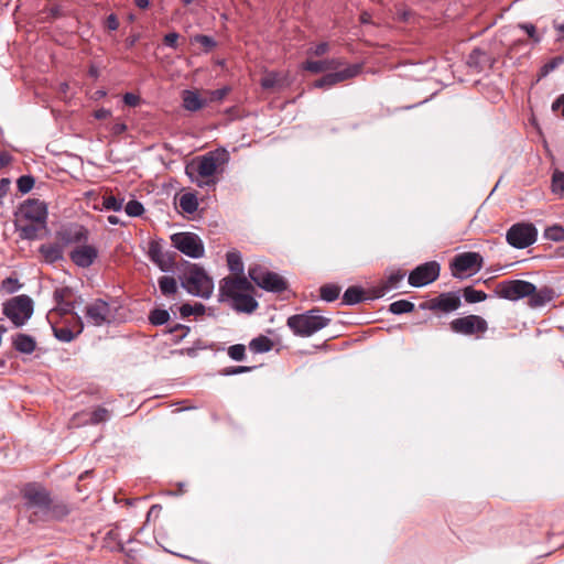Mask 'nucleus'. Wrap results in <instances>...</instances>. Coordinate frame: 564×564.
<instances>
[{
  "label": "nucleus",
  "instance_id": "1",
  "mask_svg": "<svg viewBox=\"0 0 564 564\" xmlns=\"http://www.w3.org/2000/svg\"><path fill=\"white\" fill-rule=\"evenodd\" d=\"M47 206L40 199H26L15 213V230L23 240H35L47 226Z\"/></svg>",
  "mask_w": 564,
  "mask_h": 564
},
{
  "label": "nucleus",
  "instance_id": "2",
  "mask_svg": "<svg viewBox=\"0 0 564 564\" xmlns=\"http://www.w3.org/2000/svg\"><path fill=\"white\" fill-rule=\"evenodd\" d=\"M330 323L328 317L318 314V310H310L288 318L286 325L295 336L310 337Z\"/></svg>",
  "mask_w": 564,
  "mask_h": 564
},
{
  "label": "nucleus",
  "instance_id": "3",
  "mask_svg": "<svg viewBox=\"0 0 564 564\" xmlns=\"http://www.w3.org/2000/svg\"><path fill=\"white\" fill-rule=\"evenodd\" d=\"M181 284L189 294L203 299H209L214 290L212 278L195 263L188 265L187 271L181 278Z\"/></svg>",
  "mask_w": 564,
  "mask_h": 564
},
{
  "label": "nucleus",
  "instance_id": "4",
  "mask_svg": "<svg viewBox=\"0 0 564 564\" xmlns=\"http://www.w3.org/2000/svg\"><path fill=\"white\" fill-rule=\"evenodd\" d=\"M33 301L25 294L13 296L2 305L3 315L9 318L15 327L25 325L33 315Z\"/></svg>",
  "mask_w": 564,
  "mask_h": 564
},
{
  "label": "nucleus",
  "instance_id": "5",
  "mask_svg": "<svg viewBox=\"0 0 564 564\" xmlns=\"http://www.w3.org/2000/svg\"><path fill=\"white\" fill-rule=\"evenodd\" d=\"M248 275L259 288L272 293H282L286 290L285 280L275 272H271L261 265H251Z\"/></svg>",
  "mask_w": 564,
  "mask_h": 564
},
{
  "label": "nucleus",
  "instance_id": "6",
  "mask_svg": "<svg viewBox=\"0 0 564 564\" xmlns=\"http://www.w3.org/2000/svg\"><path fill=\"white\" fill-rule=\"evenodd\" d=\"M171 241L174 248L192 259H199L204 257V243L202 239L194 232L173 234L171 236Z\"/></svg>",
  "mask_w": 564,
  "mask_h": 564
},
{
  "label": "nucleus",
  "instance_id": "7",
  "mask_svg": "<svg viewBox=\"0 0 564 564\" xmlns=\"http://www.w3.org/2000/svg\"><path fill=\"white\" fill-rule=\"evenodd\" d=\"M538 238V230L533 224L518 223L512 225L507 234V242L517 249H524L533 245Z\"/></svg>",
  "mask_w": 564,
  "mask_h": 564
},
{
  "label": "nucleus",
  "instance_id": "8",
  "mask_svg": "<svg viewBox=\"0 0 564 564\" xmlns=\"http://www.w3.org/2000/svg\"><path fill=\"white\" fill-rule=\"evenodd\" d=\"M534 291L535 285L524 280L501 281L496 288L497 296L512 302L527 297Z\"/></svg>",
  "mask_w": 564,
  "mask_h": 564
},
{
  "label": "nucleus",
  "instance_id": "9",
  "mask_svg": "<svg viewBox=\"0 0 564 564\" xmlns=\"http://www.w3.org/2000/svg\"><path fill=\"white\" fill-rule=\"evenodd\" d=\"M252 283L246 276H226L219 282V302H227L239 294L253 292Z\"/></svg>",
  "mask_w": 564,
  "mask_h": 564
},
{
  "label": "nucleus",
  "instance_id": "10",
  "mask_svg": "<svg viewBox=\"0 0 564 564\" xmlns=\"http://www.w3.org/2000/svg\"><path fill=\"white\" fill-rule=\"evenodd\" d=\"M51 494L39 484H29L23 490V499L28 509L36 510V513L44 516L51 503Z\"/></svg>",
  "mask_w": 564,
  "mask_h": 564
},
{
  "label": "nucleus",
  "instance_id": "11",
  "mask_svg": "<svg viewBox=\"0 0 564 564\" xmlns=\"http://www.w3.org/2000/svg\"><path fill=\"white\" fill-rule=\"evenodd\" d=\"M441 271V265L436 261H429L413 269L408 278V282L413 288H422L434 282Z\"/></svg>",
  "mask_w": 564,
  "mask_h": 564
},
{
  "label": "nucleus",
  "instance_id": "12",
  "mask_svg": "<svg viewBox=\"0 0 564 564\" xmlns=\"http://www.w3.org/2000/svg\"><path fill=\"white\" fill-rule=\"evenodd\" d=\"M449 326L454 333L466 336L485 333L488 329L486 319L473 314L453 319Z\"/></svg>",
  "mask_w": 564,
  "mask_h": 564
},
{
  "label": "nucleus",
  "instance_id": "13",
  "mask_svg": "<svg viewBox=\"0 0 564 564\" xmlns=\"http://www.w3.org/2000/svg\"><path fill=\"white\" fill-rule=\"evenodd\" d=\"M218 152H208L205 155L198 156L197 162L186 166V174L193 180L194 173L200 177H210L217 172L219 165Z\"/></svg>",
  "mask_w": 564,
  "mask_h": 564
},
{
  "label": "nucleus",
  "instance_id": "14",
  "mask_svg": "<svg viewBox=\"0 0 564 564\" xmlns=\"http://www.w3.org/2000/svg\"><path fill=\"white\" fill-rule=\"evenodd\" d=\"M86 319L94 326H102L111 322V310L108 302L97 299L86 306Z\"/></svg>",
  "mask_w": 564,
  "mask_h": 564
},
{
  "label": "nucleus",
  "instance_id": "15",
  "mask_svg": "<svg viewBox=\"0 0 564 564\" xmlns=\"http://www.w3.org/2000/svg\"><path fill=\"white\" fill-rule=\"evenodd\" d=\"M360 70L361 66L359 64L349 65L339 72L328 73L322 78L315 80L314 87L328 89L338 83L356 77Z\"/></svg>",
  "mask_w": 564,
  "mask_h": 564
},
{
  "label": "nucleus",
  "instance_id": "16",
  "mask_svg": "<svg viewBox=\"0 0 564 564\" xmlns=\"http://www.w3.org/2000/svg\"><path fill=\"white\" fill-rule=\"evenodd\" d=\"M482 257L478 252H463L457 254L452 263L451 268L453 271L463 273V272H473L476 273L482 268Z\"/></svg>",
  "mask_w": 564,
  "mask_h": 564
},
{
  "label": "nucleus",
  "instance_id": "17",
  "mask_svg": "<svg viewBox=\"0 0 564 564\" xmlns=\"http://www.w3.org/2000/svg\"><path fill=\"white\" fill-rule=\"evenodd\" d=\"M404 276L405 272L402 270L392 271L384 281L369 290L370 297L380 299L388 294L390 291L399 289Z\"/></svg>",
  "mask_w": 564,
  "mask_h": 564
},
{
  "label": "nucleus",
  "instance_id": "18",
  "mask_svg": "<svg viewBox=\"0 0 564 564\" xmlns=\"http://www.w3.org/2000/svg\"><path fill=\"white\" fill-rule=\"evenodd\" d=\"M98 257L96 247L82 243L69 252V259L79 268H89Z\"/></svg>",
  "mask_w": 564,
  "mask_h": 564
},
{
  "label": "nucleus",
  "instance_id": "19",
  "mask_svg": "<svg viewBox=\"0 0 564 564\" xmlns=\"http://www.w3.org/2000/svg\"><path fill=\"white\" fill-rule=\"evenodd\" d=\"M460 305L462 301L458 292H446L431 300L429 303V308L432 311L449 313L458 310Z\"/></svg>",
  "mask_w": 564,
  "mask_h": 564
},
{
  "label": "nucleus",
  "instance_id": "20",
  "mask_svg": "<svg viewBox=\"0 0 564 564\" xmlns=\"http://www.w3.org/2000/svg\"><path fill=\"white\" fill-rule=\"evenodd\" d=\"M61 239L65 245L85 243L88 240V230L78 224H72L61 231Z\"/></svg>",
  "mask_w": 564,
  "mask_h": 564
},
{
  "label": "nucleus",
  "instance_id": "21",
  "mask_svg": "<svg viewBox=\"0 0 564 564\" xmlns=\"http://www.w3.org/2000/svg\"><path fill=\"white\" fill-rule=\"evenodd\" d=\"M252 293L253 292H246L243 294H239L226 303H228L229 306L238 313L251 314L259 306V303L253 297Z\"/></svg>",
  "mask_w": 564,
  "mask_h": 564
},
{
  "label": "nucleus",
  "instance_id": "22",
  "mask_svg": "<svg viewBox=\"0 0 564 564\" xmlns=\"http://www.w3.org/2000/svg\"><path fill=\"white\" fill-rule=\"evenodd\" d=\"M467 65L469 68L480 73L487 66L492 65L490 56L479 47H475L467 57Z\"/></svg>",
  "mask_w": 564,
  "mask_h": 564
},
{
  "label": "nucleus",
  "instance_id": "23",
  "mask_svg": "<svg viewBox=\"0 0 564 564\" xmlns=\"http://www.w3.org/2000/svg\"><path fill=\"white\" fill-rule=\"evenodd\" d=\"M12 346L17 351L30 355L36 349V340L31 335L19 333L12 337Z\"/></svg>",
  "mask_w": 564,
  "mask_h": 564
},
{
  "label": "nucleus",
  "instance_id": "24",
  "mask_svg": "<svg viewBox=\"0 0 564 564\" xmlns=\"http://www.w3.org/2000/svg\"><path fill=\"white\" fill-rule=\"evenodd\" d=\"M182 101L184 109L191 112L200 110L207 104V101L203 99L197 91L188 89L183 91Z\"/></svg>",
  "mask_w": 564,
  "mask_h": 564
},
{
  "label": "nucleus",
  "instance_id": "25",
  "mask_svg": "<svg viewBox=\"0 0 564 564\" xmlns=\"http://www.w3.org/2000/svg\"><path fill=\"white\" fill-rule=\"evenodd\" d=\"M149 257L163 272H167L170 270L171 259L162 251L160 243L154 241L150 243Z\"/></svg>",
  "mask_w": 564,
  "mask_h": 564
},
{
  "label": "nucleus",
  "instance_id": "26",
  "mask_svg": "<svg viewBox=\"0 0 564 564\" xmlns=\"http://www.w3.org/2000/svg\"><path fill=\"white\" fill-rule=\"evenodd\" d=\"M77 323H78V329L76 332H73L68 327H52L53 334L55 338L62 343H70L73 339H75L84 329V323L82 321V317L76 314Z\"/></svg>",
  "mask_w": 564,
  "mask_h": 564
},
{
  "label": "nucleus",
  "instance_id": "27",
  "mask_svg": "<svg viewBox=\"0 0 564 564\" xmlns=\"http://www.w3.org/2000/svg\"><path fill=\"white\" fill-rule=\"evenodd\" d=\"M39 251L47 263L63 260V247L59 243L42 245Z\"/></svg>",
  "mask_w": 564,
  "mask_h": 564
},
{
  "label": "nucleus",
  "instance_id": "28",
  "mask_svg": "<svg viewBox=\"0 0 564 564\" xmlns=\"http://www.w3.org/2000/svg\"><path fill=\"white\" fill-rule=\"evenodd\" d=\"M68 513L69 508L65 502L51 498L50 507L46 509L43 517L47 519L61 520L68 516Z\"/></svg>",
  "mask_w": 564,
  "mask_h": 564
},
{
  "label": "nucleus",
  "instance_id": "29",
  "mask_svg": "<svg viewBox=\"0 0 564 564\" xmlns=\"http://www.w3.org/2000/svg\"><path fill=\"white\" fill-rule=\"evenodd\" d=\"M339 65H341V63L338 59L306 61L303 64V68L305 70L317 74L326 69L335 68Z\"/></svg>",
  "mask_w": 564,
  "mask_h": 564
},
{
  "label": "nucleus",
  "instance_id": "30",
  "mask_svg": "<svg viewBox=\"0 0 564 564\" xmlns=\"http://www.w3.org/2000/svg\"><path fill=\"white\" fill-rule=\"evenodd\" d=\"M364 300V290L360 286H350L344 292L341 304L352 306L359 304Z\"/></svg>",
  "mask_w": 564,
  "mask_h": 564
},
{
  "label": "nucleus",
  "instance_id": "31",
  "mask_svg": "<svg viewBox=\"0 0 564 564\" xmlns=\"http://www.w3.org/2000/svg\"><path fill=\"white\" fill-rule=\"evenodd\" d=\"M530 305L532 307H540L545 305L553 299V291L549 288H543L539 291H534V293L530 294Z\"/></svg>",
  "mask_w": 564,
  "mask_h": 564
},
{
  "label": "nucleus",
  "instance_id": "32",
  "mask_svg": "<svg viewBox=\"0 0 564 564\" xmlns=\"http://www.w3.org/2000/svg\"><path fill=\"white\" fill-rule=\"evenodd\" d=\"M272 347H273V341L269 337L263 336V335H260V336L253 338L249 343V348L254 354L268 352L272 349Z\"/></svg>",
  "mask_w": 564,
  "mask_h": 564
},
{
  "label": "nucleus",
  "instance_id": "33",
  "mask_svg": "<svg viewBox=\"0 0 564 564\" xmlns=\"http://www.w3.org/2000/svg\"><path fill=\"white\" fill-rule=\"evenodd\" d=\"M227 264L229 270L236 274H242L245 267L242 262L241 253L237 250L229 251L227 253Z\"/></svg>",
  "mask_w": 564,
  "mask_h": 564
},
{
  "label": "nucleus",
  "instance_id": "34",
  "mask_svg": "<svg viewBox=\"0 0 564 564\" xmlns=\"http://www.w3.org/2000/svg\"><path fill=\"white\" fill-rule=\"evenodd\" d=\"M180 207L186 214H193L198 208V200L195 194L185 193L180 198Z\"/></svg>",
  "mask_w": 564,
  "mask_h": 564
},
{
  "label": "nucleus",
  "instance_id": "35",
  "mask_svg": "<svg viewBox=\"0 0 564 564\" xmlns=\"http://www.w3.org/2000/svg\"><path fill=\"white\" fill-rule=\"evenodd\" d=\"M340 290V286H338L337 284H324L319 289L321 299L328 303L334 302L335 300L338 299Z\"/></svg>",
  "mask_w": 564,
  "mask_h": 564
},
{
  "label": "nucleus",
  "instance_id": "36",
  "mask_svg": "<svg viewBox=\"0 0 564 564\" xmlns=\"http://www.w3.org/2000/svg\"><path fill=\"white\" fill-rule=\"evenodd\" d=\"M160 291L163 295L169 296L177 292L176 280L172 276L163 275L158 280Z\"/></svg>",
  "mask_w": 564,
  "mask_h": 564
},
{
  "label": "nucleus",
  "instance_id": "37",
  "mask_svg": "<svg viewBox=\"0 0 564 564\" xmlns=\"http://www.w3.org/2000/svg\"><path fill=\"white\" fill-rule=\"evenodd\" d=\"M414 303L408 301V300H398L392 302L389 305V312L394 315H401L404 313H410L414 310Z\"/></svg>",
  "mask_w": 564,
  "mask_h": 564
},
{
  "label": "nucleus",
  "instance_id": "38",
  "mask_svg": "<svg viewBox=\"0 0 564 564\" xmlns=\"http://www.w3.org/2000/svg\"><path fill=\"white\" fill-rule=\"evenodd\" d=\"M170 319V313L164 308H154L149 314V322L153 326H162Z\"/></svg>",
  "mask_w": 564,
  "mask_h": 564
},
{
  "label": "nucleus",
  "instance_id": "39",
  "mask_svg": "<svg viewBox=\"0 0 564 564\" xmlns=\"http://www.w3.org/2000/svg\"><path fill=\"white\" fill-rule=\"evenodd\" d=\"M124 198H119L113 195L102 197V208L106 210L120 212L123 208Z\"/></svg>",
  "mask_w": 564,
  "mask_h": 564
},
{
  "label": "nucleus",
  "instance_id": "40",
  "mask_svg": "<svg viewBox=\"0 0 564 564\" xmlns=\"http://www.w3.org/2000/svg\"><path fill=\"white\" fill-rule=\"evenodd\" d=\"M463 295L467 303H479L487 299V294L485 292L475 290L471 286L465 288Z\"/></svg>",
  "mask_w": 564,
  "mask_h": 564
},
{
  "label": "nucleus",
  "instance_id": "41",
  "mask_svg": "<svg viewBox=\"0 0 564 564\" xmlns=\"http://www.w3.org/2000/svg\"><path fill=\"white\" fill-rule=\"evenodd\" d=\"M124 212L129 217H139L143 214L144 207L139 200L131 199L126 204Z\"/></svg>",
  "mask_w": 564,
  "mask_h": 564
},
{
  "label": "nucleus",
  "instance_id": "42",
  "mask_svg": "<svg viewBox=\"0 0 564 564\" xmlns=\"http://www.w3.org/2000/svg\"><path fill=\"white\" fill-rule=\"evenodd\" d=\"M35 184V178L32 175H22L17 181L18 191L22 194L29 193Z\"/></svg>",
  "mask_w": 564,
  "mask_h": 564
},
{
  "label": "nucleus",
  "instance_id": "43",
  "mask_svg": "<svg viewBox=\"0 0 564 564\" xmlns=\"http://www.w3.org/2000/svg\"><path fill=\"white\" fill-rule=\"evenodd\" d=\"M544 237L552 241L564 240V228L562 226H552L545 229Z\"/></svg>",
  "mask_w": 564,
  "mask_h": 564
},
{
  "label": "nucleus",
  "instance_id": "44",
  "mask_svg": "<svg viewBox=\"0 0 564 564\" xmlns=\"http://www.w3.org/2000/svg\"><path fill=\"white\" fill-rule=\"evenodd\" d=\"M109 411L106 408L99 406L95 409L90 414V423L99 424L109 420Z\"/></svg>",
  "mask_w": 564,
  "mask_h": 564
},
{
  "label": "nucleus",
  "instance_id": "45",
  "mask_svg": "<svg viewBox=\"0 0 564 564\" xmlns=\"http://www.w3.org/2000/svg\"><path fill=\"white\" fill-rule=\"evenodd\" d=\"M552 191L555 194H560L564 196V173L563 172H554L552 176Z\"/></svg>",
  "mask_w": 564,
  "mask_h": 564
},
{
  "label": "nucleus",
  "instance_id": "46",
  "mask_svg": "<svg viewBox=\"0 0 564 564\" xmlns=\"http://www.w3.org/2000/svg\"><path fill=\"white\" fill-rule=\"evenodd\" d=\"M563 63H564V57H562V56L553 57L551 61H549L541 67V69H540L541 76L549 75L551 72L555 70Z\"/></svg>",
  "mask_w": 564,
  "mask_h": 564
},
{
  "label": "nucleus",
  "instance_id": "47",
  "mask_svg": "<svg viewBox=\"0 0 564 564\" xmlns=\"http://www.w3.org/2000/svg\"><path fill=\"white\" fill-rule=\"evenodd\" d=\"M228 356L236 361H241L246 357V347L242 344H236L228 348Z\"/></svg>",
  "mask_w": 564,
  "mask_h": 564
},
{
  "label": "nucleus",
  "instance_id": "48",
  "mask_svg": "<svg viewBox=\"0 0 564 564\" xmlns=\"http://www.w3.org/2000/svg\"><path fill=\"white\" fill-rule=\"evenodd\" d=\"M279 75L276 73L267 74L260 82V85L263 89H272L279 86Z\"/></svg>",
  "mask_w": 564,
  "mask_h": 564
},
{
  "label": "nucleus",
  "instance_id": "49",
  "mask_svg": "<svg viewBox=\"0 0 564 564\" xmlns=\"http://www.w3.org/2000/svg\"><path fill=\"white\" fill-rule=\"evenodd\" d=\"M194 41L199 43L206 51H210L217 45L216 41L212 36L204 34L196 35Z\"/></svg>",
  "mask_w": 564,
  "mask_h": 564
},
{
  "label": "nucleus",
  "instance_id": "50",
  "mask_svg": "<svg viewBox=\"0 0 564 564\" xmlns=\"http://www.w3.org/2000/svg\"><path fill=\"white\" fill-rule=\"evenodd\" d=\"M519 28L523 30L530 39H532L535 43L541 42V36L538 34L536 29L531 23H521Z\"/></svg>",
  "mask_w": 564,
  "mask_h": 564
},
{
  "label": "nucleus",
  "instance_id": "51",
  "mask_svg": "<svg viewBox=\"0 0 564 564\" xmlns=\"http://www.w3.org/2000/svg\"><path fill=\"white\" fill-rule=\"evenodd\" d=\"M21 288L18 279H13V278H7L2 281V289L7 292V293H14L17 292L19 289Z\"/></svg>",
  "mask_w": 564,
  "mask_h": 564
},
{
  "label": "nucleus",
  "instance_id": "52",
  "mask_svg": "<svg viewBox=\"0 0 564 564\" xmlns=\"http://www.w3.org/2000/svg\"><path fill=\"white\" fill-rule=\"evenodd\" d=\"M252 369H253V367H247V366L227 367V368L223 369L221 375L234 376V375H239V373L251 371Z\"/></svg>",
  "mask_w": 564,
  "mask_h": 564
},
{
  "label": "nucleus",
  "instance_id": "53",
  "mask_svg": "<svg viewBox=\"0 0 564 564\" xmlns=\"http://www.w3.org/2000/svg\"><path fill=\"white\" fill-rule=\"evenodd\" d=\"M69 289L68 288H62V289H56L54 291V301L56 303V306H62V304H64L65 301V297L67 296V294L69 293Z\"/></svg>",
  "mask_w": 564,
  "mask_h": 564
},
{
  "label": "nucleus",
  "instance_id": "54",
  "mask_svg": "<svg viewBox=\"0 0 564 564\" xmlns=\"http://www.w3.org/2000/svg\"><path fill=\"white\" fill-rule=\"evenodd\" d=\"M177 332H182V334L176 337V343L183 340L187 336L189 333V327L183 324H175L172 328H170V333L172 334Z\"/></svg>",
  "mask_w": 564,
  "mask_h": 564
},
{
  "label": "nucleus",
  "instance_id": "55",
  "mask_svg": "<svg viewBox=\"0 0 564 564\" xmlns=\"http://www.w3.org/2000/svg\"><path fill=\"white\" fill-rule=\"evenodd\" d=\"M122 99L124 105L129 107H137L140 102V97L133 93H126Z\"/></svg>",
  "mask_w": 564,
  "mask_h": 564
},
{
  "label": "nucleus",
  "instance_id": "56",
  "mask_svg": "<svg viewBox=\"0 0 564 564\" xmlns=\"http://www.w3.org/2000/svg\"><path fill=\"white\" fill-rule=\"evenodd\" d=\"M178 37L180 35L176 32L167 33L164 36V44L169 47L176 48Z\"/></svg>",
  "mask_w": 564,
  "mask_h": 564
},
{
  "label": "nucleus",
  "instance_id": "57",
  "mask_svg": "<svg viewBox=\"0 0 564 564\" xmlns=\"http://www.w3.org/2000/svg\"><path fill=\"white\" fill-rule=\"evenodd\" d=\"M106 26L110 30V31H116L118 30L119 28V21H118V18L115 13H111L107 17V20H106Z\"/></svg>",
  "mask_w": 564,
  "mask_h": 564
},
{
  "label": "nucleus",
  "instance_id": "58",
  "mask_svg": "<svg viewBox=\"0 0 564 564\" xmlns=\"http://www.w3.org/2000/svg\"><path fill=\"white\" fill-rule=\"evenodd\" d=\"M329 46L326 42L317 44L314 48H312L311 53L315 56H322L327 53Z\"/></svg>",
  "mask_w": 564,
  "mask_h": 564
},
{
  "label": "nucleus",
  "instance_id": "59",
  "mask_svg": "<svg viewBox=\"0 0 564 564\" xmlns=\"http://www.w3.org/2000/svg\"><path fill=\"white\" fill-rule=\"evenodd\" d=\"M229 88L223 87L212 93V100H221L228 94Z\"/></svg>",
  "mask_w": 564,
  "mask_h": 564
},
{
  "label": "nucleus",
  "instance_id": "60",
  "mask_svg": "<svg viewBox=\"0 0 564 564\" xmlns=\"http://www.w3.org/2000/svg\"><path fill=\"white\" fill-rule=\"evenodd\" d=\"M552 109L554 111L561 109L562 117L564 118V95H561L558 98H556L552 104Z\"/></svg>",
  "mask_w": 564,
  "mask_h": 564
},
{
  "label": "nucleus",
  "instance_id": "61",
  "mask_svg": "<svg viewBox=\"0 0 564 564\" xmlns=\"http://www.w3.org/2000/svg\"><path fill=\"white\" fill-rule=\"evenodd\" d=\"M110 115H111V111L109 109H105V108H100L95 111V118L99 119V120L107 119L108 117H110Z\"/></svg>",
  "mask_w": 564,
  "mask_h": 564
},
{
  "label": "nucleus",
  "instance_id": "62",
  "mask_svg": "<svg viewBox=\"0 0 564 564\" xmlns=\"http://www.w3.org/2000/svg\"><path fill=\"white\" fill-rule=\"evenodd\" d=\"M180 313H181L182 317H188L191 315H194V311H193L191 304H183L180 307Z\"/></svg>",
  "mask_w": 564,
  "mask_h": 564
},
{
  "label": "nucleus",
  "instance_id": "63",
  "mask_svg": "<svg viewBox=\"0 0 564 564\" xmlns=\"http://www.w3.org/2000/svg\"><path fill=\"white\" fill-rule=\"evenodd\" d=\"M74 303L73 302H64V304H62V306H57V308L63 313V314H70L74 310Z\"/></svg>",
  "mask_w": 564,
  "mask_h": 564
},
{
  "label": "nucleus",
  "instance_id": "64",
  "mask_svg": "<svg viewBox=\"0 0 564 564\" xmlns=\"http://www.w3.org/2000/svg\"><path fill=\"white\" fill-rule=\"evenodd\" d=\"M10 182L8 178L0 180V198L4 197L8 193Z\"/></svg>",
  "mask_w": 564,
  "mask_h": 564
}]
</instances>
